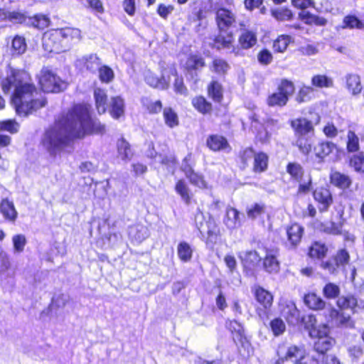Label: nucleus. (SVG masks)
<instances>
[{"label": "nucleus", "mask_w": 364, "mask_h": 364, "mask_svg": "<svg viewBox=\"0 0 364 364\" xmlns=\"http://www.w3.org/2000/svg\"><path fill=\"white\" fill-rule=\"evenodd\" d=\"M105 132V124L92 117L89 107L77 103L60 113L53 125L45 132L41 144L52 158H55L74 141Z\"/></svg>", "instance_id": "nucleus-1"}, {"label": "nucleus", "mask_w": 364, "mask_h": 364, "mask_svg": "<svg viewBox=\"0 0 364 364\" xmlns=\"http://www.w3.org/2000/svg\"><path fill=\"white\" fill-rule=\"evenodd\" d=\"M31 80V76L24 70L12 69L9 75L1 82L4 94H8L14 87L10 97V104L16 114L26 117L46 106L48 102L44 96L38 97V90Z\"/></svg>", "instance_id": "nucleus-2"}, {"label": "nucleus", "mask_w": 364, "mask_h": 364, "mask_svg": "<svg viewBox=\"0 0 364 364\" xmlns=\"http://www.w3.org/2000/svg\"><path fill=\"white\" fill-rule=\"evenodd\" d=\"M214 20L218 33L212 38L210 47L216 50H229L235 43V33L231 30L237 23V16L230 9L218 6L214 9Z\"/></svg>", "instance_id": "nucleus-3"}, {"label": "nucleus", "mask_w": 364, "mask_h": 364, "mask_svg": "<svg viewBox=\"0 0 364 364\" xmlns=\"http://www.w3.org/2000/svg\"><path fill=\"white\" fill-rule=\"evenodd\" d=\"M312 198L316 207L311 203H308L306 208L302 213L303 218H314L317 215V210L320 213L328 211L334 203V196L332 191L328 185H322L311 189Z\"/></svg>", "instance_id": "nucleus-4"}, {"label": "nucleus", "mask_w": 364, "mask_h": 364, "mask_svg": "<svg viewBox=\"0 0 364 364\" xmlns=\"http://www.w3.org/2000/svg\"><path fill=\"white\" fill-rule=\"evenodd\" d=\"M277 359L275 364H284L293 361L294 364H316L314 355L306 351L304 345H290L287 346L284 343L279 344L277 350Z\"/></svg>", "instance_id": "nucleus-5"}, {"label": "nucleus", "mask_w": 364, "mask_h": 364, "mask_svg": "<svg viewBox=\"0 0 364 364\" xmlns=\"http://www.w3.org/2000/svg\"><path fill=\"white\" fill-rule=\"evenodd\" d=\"M194 226L206 245L215 244L221 235L220 228L214 217L208 215V218H205L200 210L194 215Z\"/></svg>", "instance_id": "nucleus-6"}, {"label": "nucleus", "mask_w": 364, "mask_h": 364, "mask_svg": "<svg viewBox=\"0 0 364 364\" xmlns=\"http://www.w3.org/2000/svg\"><path fill=\"white\" fill-rule=\"evenodd\" d=\"M295 90L296 87L293 81L282 78L277 85L276 91L267 97L266 104L269 107H284L288 104Z\"/></svg>", "instance_id": "nucleus-7"}, {"label": "nucleus", "mask_w": 364, "mask_h": 364, "mask_svg": "<svg viewBox=\"0 0 364 364\" xmlns=\"http://www.w3.org/2000/svg\"><path fill=\"white\" fill-rule=\"evenodd\" d=\"M38 85L45 93H59L68 87V82L61 79L52 69L43 67L37 77Z\"/></svg>", "instance_id": "nucleus-8"}, {"label": "nucleus", "mask_w": 364, "mask_h": 364, "mask_svg": "<svg viewBox=\"0 0 364 364\" xmlns=\"http://www.w3.org/2000/svg\"><path fill=\"white\" fill-rule=\"evenodd\" d=\"M311 338L315 341L313 344L314 350L318 356L326 354L336 345V340L330 336L329 328L323 324L318 326H312L309 331Z\"/></svg>", "instance_id": "nucleus-9"}, {"label": "nucleus", "mask_w": 364, "mask_h": 364, "mask_svg": "<svg viewBox=\"0 0 364 364\" xmlns=\"http://www.w3.org/2000/svg\"><path fill=\"white\" fill-rule=\"evenodd\" d=\"M251 292L257 305L255 313L261 319H268L274 304V294L259 284L251 287Z\"/></svg>", "instance_id": "nucleus-10"}, {"label": "nucleus", "mask_w": 364, "mask_h": 364, "mask_svg": "<svg viewBox=\"0 0 364 364\" xmlns=\"http://www.w3.org/2000/svg\"><path fill=\"white\" fill-rule=\"evenodd\" d=\"M286 172L289 174L291 181L298 183L296 190L297 196L309 193L313 186V180L311 174L306 175L304 167L298 162L291 161L286 166Z\"/></svg>", "instance_id": "nucleus-11"}, {"label": "nucleus", "mask_w": 364, "mask_h": 364, "mask_svg": "<svg viewBox=\"0 0 364 364\" xmlns=\"http://www.w3.org/2000/svg\"><path fill=\"white\" fill-rule=\"evenodd\" d=\"M258 248L265 254L261 260L263 270L269 274L278 273L280 270L279 248L264 243L259 244Z\"/></svg>", "instance_id": "nucleus-12"}, {"label": "nucleus", "mask_w": 364, "mask_h": 364, "mask_svg": "<svg viewBox=\"0 0 364 364\" xmlns=\"http://www.w3.org/2000/svg\"><path fill=\"white\" fill-rule=\"evenodd\" d=\"M238 46L232 44L231 53L235 56H240L242 55V50H249L253 48L257 43V36L256 32L252 30L245 29L241 32L237 38Z\"/></svg>", "instance_id": "nucleus-13"}, {"label": "nucleus", "mask_w": 364, "mask_h": 364, "mask_svg": "<svg viewBox=\"0 0 364 364\" xmlns=\"http://www.w3.org/2000/svg\"><path fill=\"white\" fill-rule=\"evenodd\" d=\"M42 45L47 53H58L64 51L59 28L46 31L42 38Z\"/></svg>", "instance_id": "nucleus-14"}, {"label": "nucleus", "mask_w": 364, "mask_h": 364, "mask_svg": "<svg viewBox=\"0 0 364 364\" xmlns=\"http://www.w3.org/2000/svg\"><path fill=\"white\" fill-rule=\"evenodd\" d=\"M287 243L290 249H296L301 244L304 233V227L297 222H291L285 226Z\"/></svg>", "instance_id": "nucleus-15"}, {"label": "nucleus", "mask_w": 364, "mask_h": 364, "mask_svg": "<svg viewBox=\"0 0 364 364\" xmlns=\"http://www.w3.org/2000/svg\"><path fill=\"white\" fill-rule=\"evenodd\" d=\"M336 144L331 141L321 140L314 147L313 151L318 163H323L338 151Z\"/></svg>", "instance_id": "nucleus-16"}, {"label": "nucleus", "mask_w": 364, "mask_h": 364, "mask_svg": "<svg viewBox=\"0 0 364 364\" xmlns=\"http://www.w3.org/2000/svg\"><path fill=\"white\" fill-rule=\"evenodd\" d=\"M243 272L247 275H253L261 263L262 257L256 250H248L240 256Z\"/></svg>", "instance_id": "nucleus-17"}, {"label": "nucleus", "mask_w": 364, "mask_h": 364, "mask_svg": "<svg viewBox=\"0 0 364 364\" xmlns=\"http://www.w3.org/2000/svg\"><path fill=\"white\" fill-rule=\"evenodd\" d=\"M289 124L296 137H304L306 135H313L315 128L313 122L303 117H299L289 121Z\"/></svg>", "instance_id": "nucleus-18"}, {"label": "nucleus", "mask_w": 364, "mask_h": 364, "mask_svg": "<svg viewBox=\"0 0 364 364\" xmlns=\"http://www.w3.org/2000/svg\"><path fill=\"white\" fill-rule=\"evenodd\" d=\"M225 327L230 332L236 344L239 343L244 347L249 343L244 327L240 322L235 319L228 320L225 322Z\"/></svg>", "instance_id": "nucleus-19"}, {"label": "nucleus", "mask_w": 364, "mask_h": 364, "mask_svg": "<svg viewBox=\"0 0 364 364\" xmlns=\"http://www.w3.org/2000/svg\"><path fill=\"white\" fill-rule=\"evenodd\" d=\"M191 103L194 110L203 117H210L214 112L215 108L212 102L203 95L194 96Z\"/></svg>", "instance_id": "nucleus-20"}, {"label": "nucleus", "mask_w": 364, "mask_h": 364, "mask_svg": "<svg viewBox=\"0 0 364 364\" xmlns=\"http://www.w3.org/2000/svg\"><path fill=\"white\" fill-rule=\"evenodd\" d=\"M337 215L338 218L337 223L331 221L330 226H326L323 223H320L318 227L319 230L328 235H341L343 234V227L346 222L344 218V210L343 208L339 209Z\"/></svg>", "instance_id": "nucleus-21"}, {"label": "nucleus", "mask_w": 364, "mask_h": 364, "mask_svg": "<svg viewBox=\"0 0 364 364\" xmlns=\"http://www.w3.org/2000/svg\"><path fill=\"white\" fill-rule=\"evenodd\" d=\"M9 53L11 58H16L23 55L27 50V43L23 36L15 35L7 41Z\"/></svg>", "instance_id": "nucleus-22"}, {"label": "nucleus", "mask_w": 364, "mask_h": 364, "mask_svg": "<svg viewBox=\"0 0 364 364\" xmlns=\"http://www.w3.org/2000/svg\"><path fill=\"white\" fill-rule=\"evenodd\" d=\"M205 145L213 152H219L231 148L227 138L219 134H209L206 138Z\"/></svg>", "instance_id": "nucleus-23"}, {"label": "nucleus", "mask_w": 364, "mask_h": 364, "mask_svg": "<svg viewBox=\"0 0 364 364\" xmlns=\"http://www.w3.org/2000/svg\"><path fill=\"white\" fill-rule=\"evenodd\" d=\"M329 181L332 186L343 191L350 189L353 185L351 178L338 171H333L330 173Z\"/></svg>", "instance_id": "nucleus-24"}, {"label": "nucleus", "mask_w": 364, "mask_h": 364, "mask_svg": "<svg viewBox=\"0 0 364 364\" xmlns=\"http://www.w3.org/2000/svg\"><path fill=\"white\" fill-rule=\"evenodd\" d=\"M328 316L331 321H335L339 327L349 328H355V321L350 315H345L338 308L331 306L328 311Z\"/></svg>", "instance_id": "nucleus-25"}, {"label": "nucleus", "mask_w": 364, "mask_h": 364, "mask_svg": "<svg viewBox=\"0 0 364 364\" xmlns=\"http://www.w3.org/2000/svg\"><path fill=\"white\" fill-rule=\"evenodd\" d=\"M328 252V247L324 243L319 240L311 242L307 247L306 255L311 259H317L322 261Z\"/></svg>", "instance_id": "nucleus-26"}, {"label": "nucleus", "mask_w": 364, "mask_h": 364, "mask_svg": "<svg viewBox=\"0 0 364 364\" xmlns=\"http://www.w3.org/2000/svg\"><path fill=\"white\" fill-rule=\"evenodd\" d=\"M205 66V60L200 54L191 53L187 56L183 68L185 71L192 74L203 70Z\"/></svg>", "instance_id": "nucleus-27"}, {"label": "nucleus", "mask_w": 364, "mask_h": 364, "mask_svg": "<svg viewBox=\"0 0 364 364\" xmlns=\"http://www.w3.org/2000/svg\"><path fill=\"white\" fill-rule=\"evenodd\" d=\"M336 305L341 311L349 310L354 314L357 313L358 300L354 294L349 293L340 296L336 301Z\"/></svg>", "instance_id": "nucleus-28"}, {"label": "nucleus", "mask_w": 364, "mask_h": 364, "mask_svg": "<svg viewBox=\"0 0 364 364\" xmlns=\"http://www.w3.org/2000/svg\"><path fill=\"white\" fill-rule=\"evenodd\" d=\"M59 31H60L61 41L64 50L72 43L80 41L81 38L80 31L77 28L65 27L59 28Z\"/></svg>", "instance_id": "nucleus-29"}, {"label": "nucleus", "mask_w": 364, "mask_h": 364, "mask_svg": "<svg viewBox=\"0 0 364 364\" xmlns=\"http://www.w3.org/2000/svg\"><path fill=\"white\" fill-rule=\"evenodd\" d=\"M208 96L215 103L220 104L224 100V89L222 84L217 80H212L207 85Z\"/></svg>", "instance_id": "nucleus-30"}, {"label": "nucleus", "mask_w": 364, "mask_h": 364, "mask_svg": "<svg viewBox=\"0 0 364 364\" xmlns=\"http://www.w3.org/2000/svg\"><path fill=\"white\" fill-rule=\"evenodd\" d=\"M0 213L5 220L14 223L18 218V212L13 201L9 198H2L0 201Z\"/></svg>", "instance_id": "nucleus-31"}, {"label": "nucleus", "mask_w": 364, "mask_h": 364, "mask_svg": "<svg viewBox=\"0 0 364 364\" xmlns=\"http://www.w3.org/2000/svg\"><path fill=\"white\" fill-rule=\"evenodd\" d=\"M255 150L252 146H247L237 153L236 156V164L241 171H245L249 167L250 162L253 159Z\"/></svg>", "instance_id": "nucleus-32"}, {"label": "nucleus", "mask_w": 364, "mask_h": 364, "mask_svg": "<svg viewBox=\"0 0 364 364\" xmlns=\"http://www.w3.org/2000/svg\"><path fill=\"white\" fill-rule=\"evenodd\" d=\"M269 167V156L264 151H255L252 171L255 173L265 172Z\"/></svg>", "instance_id": "nucleus-33"}, {"label": "nucleus", "mask_w": 364, "mask_h": 364, "mask_svg": "<svg viewBox=\"0 0 364 364\" xmlns=\"http://www.w3.org/2000/svg\"><path fill=\"white\" fill-rule=\"evenodd\" d=\"M298 17L301 21L309 26H324L327 23L326 18L314 14L309 11H306V9L299 12Z\"/></svg>", "instance_id": "nucleus-34"}, {"label": "nucleus", "mask_w": 364, "mask_h": 364, "mask_svg": "<svg viewBox=\"0 0 364 364\" xmlns=\"http://www.w3.org/2000/svg\"><path fill=\"white\" fill-rule=\"evenodd\" d=\"M304 302L313 311H321L326 308V301L314 292H309L304 295Z\"/></svg>", "instance_id": "nucleus-35"}, {"label": "nucleus", "mask_w": 364, "mask_h": 364, "mask_svg": "<svg viewBox=\"0 0 364 364\" xmlns=\"http://www.w3.org/2000/svg\"><path fill=\"white\" fill-rule=\"evenodd\" d=\"M174 190L186 205L191 204L193 195L184 179L176 181Z\"/></svg>", "instance_id": "nucleus-36"}, {"label": "nucleus", "mask_w": 364, "mask_h": 364, "mask_svg": "<svg viewBox=\"0 0 364 364\" xmlns=\"http://www.w3.org/2000/svg\"><path fill=\"white\" fill-rule=\"evenodd\" d=\"M79 63L82 68L92 73L97 70L101 64L100 59L95 53L82 56Z\"/></svg>", "instance_id": "nucleus-37"}, {"label": "nucleus", "mask_w": 364, "mask_h": 364, "mask_svg": "<svg viewBox=\"0 0 364 364\" xmlns=\"http://www.w3.org/2000/svg\"><path fill=\"white\" fill-rule=\"evenodd\" d=\"M109 114L114 119H118L124 114V101L120 96L111 98Z\"/></svg>", "instance_id": "nucleus-38"}, {"label": "nucleus", "mask_w": 364, "mask_h": 364, "mask_svg": "<svg viewBox=\"0 0 364 364\" xmlns=\"http://www.w3.org/2000/svg\"><path fill=\"white\" fill-rule=\"evenodd\" d=\"M95 107L100 114H105L107 109V95L104 90L97 88L94 91Z\"/></svg>", "instance_id": "nucleus-39"}, {"label": "nucleus", "mask_w": 364, "mask_h": 364, "mask_svg": "<svg viewBox=\"0 0 364 364\" xmlns=\"http://www.w3.org/2000/svg\"><path fill=\"white\" fill-rule=\"evenodd\" d=\"M343 29H364V22L355 14H348L343 18L341 26Z\"/></svg>", "instance_id": "nucleus-40"}, {"label": "nucleus", "mask_w": 364, "mask_h": 364, "mask_svg": "<svg viewBox=\"0 0 364 364\" xmlns=\"http://www.w3.org/2000/svg\"><path fill=\"white\" fill-rule=\"evenodd\" d=\"M163 118L165 124L170 129L177 127L180 120L177 112L171 107H166L163 109Z\"/></svg>", "instance_id": "nucleus-41"}, {"label": "nucleus", "mask_w": 364, "mask_h": 364, "mask_svg": "<svg viewBox=\"0 0 364 364\" xmlns=\"http://www.w3.org/2000/svg\"><path fill=\"white\" fill-rule=\"evenodd\" d=\"M29 26L38 30H43L49 26L50 20L47 15L36 14L28 17Z\"/></svg>", "instance_id": "nucleus-42"}, {"label": "nucleus", "mask_w": 364, "mask_h": 364, "mask_svg": "<svg viewBox=\"0 0 364 364\" xmlns=\"http://www.w3.org/2000/svg\"><path fill=\"white\" fill-rule=\"evenodd\" d=\"M230 68L228 63L220 58H213L210 65V70L219 76H225Z\"/></svg>", "instance_id": "nucleus-43"}, {"label": "nucleus", "mask_w": 364, "mask_h": 364, "mask_svg": "<svg viewBox=\"0 0 364 364\" xmlns=\"http://www.w3.org/2000/svg\"><path fill=\"white\" fill-rule=\"evenodd\" d=\"M267 205L264 203H255L246 209L249 219L255 220L267 214Z\"/></svg>", "instance_id": "nucleus-44"}, {"label": "nucleus", "mask_w": 364, "mask_h": 364, "mask_svg": "<svg viewBox=\"0 0 364 364\" xmlns=\"http://www.w3.org/2000/svg\"><path fill=\"white\" fill-rule=\"evenodd\" d=\"M117 149L118 154L122 160H129L134 155L131 145L124 137H121L117 140Z\"/></svg>", "instance_id": "nucleus-45"}, {"label": "nucleus", "mask_w": 364, "mask_h": 364, "mask_svg": "<svg viewBox=\"0 0 364 364\" xmlns=\"http://www.w3.org/2000/svg\"><path fill=\"white\" fill-rule=\"evenodd\" d=\"M314 97V88L309 85H301L296 95L295 100L297 103L301 104L309 102Z\"/></svg>", "instance_id": "nucleus-46"}, {"label": "nucleus", "mask_w": 364, "mask_h": 364, "mask_svg": "<svg viewBox=\"0 0 364 364\" xmlns=\"http://www.w3.org/2000/svg\"><path fill=\"white\" fill-rule=\"evenodd\" d=\"M292 38L289 35L282 34L273 41L272 48L274 53H284Z\"/></svg>", "instance_id": "nucleus-47"}, {"label": "nucleus", "mask_w": 364, "mask_h": 364, "mask_svg": "<svg viewBox=\"0 0 364 364\" xmlns=\"http://www.w3.org/2000/svg\"><path fill=\"white\" fill-rule=\"evenodd\" d=\"M177 254L181 262H188L193 257V249L188 242L182 241L177 246Z\"/></svg>", "instance_id": "nucleus-48"}, {"label": "nucleus", "mask_w": 364, "mask_h": 364, "mask_svg": "<svg viewBox=\"0 0 364 364\" xmlns=\"http://www.w3.org/2000/svg\"><path fill=\"white\" fill-rule=\"evenodd\" d=\"M141 103L145 111L151 115H155L163 112V104L159 100L156 101H149L147 98H143Z\"/></svg>", "instance_id": "nucleus-49"}, {"label": "nucleus", "mask_w": 364, "mask_h": 364, "mask_svg": "<svg viewBox=\"0 0 364 364\" xmlns=\"http://www.w3.org/2000/svg\"><path fill=\"white\" fill-rule=\"evenodd\" d=\"M346 86L348 90L353 94H359L362 90V85L359 75L349 74L346 76Z\"/></svg>", "instance_id": "nucleus-50"}, {"label": "nucleus", "mask_w": 364, "mask_h": 364, "mask_svg": "<svg viewBox=\"0 0 364 364\" xmlns=\"http://www.w3.org/2000/svg\"><path fill=\"white\" fill-rule=\"evenodd\" d=\"M331 259L334 261L338 269L340 267L345 268L350 262V256L347 250L343 248L338 250Z\"/></svg>", "instance_id": "nucleus-51"}, {"label": "nucleus", "mask_w": 364, "mask_h": 364, "mask_svg": "<svg viewBox=\"0 0 364 364\" xmlns=\"http://www.w3.org/2000/svg\"><path fill=\"white\" fill-rule=\"evenodd\" d=\"M311 87L316 88H327L333 87L332 79L326 75H315L311 77Z\"/></svg>", "instance_id": "nucleus-52"}, {"label": "nucleus", "mask_w": 364, "mask_h": 364, "mask_svg": "<svg viewBox=\"0 0 364 364\" xmlns=\"http://www.w3.org/2000/svg\"><path fill=\"white\" fill-rule=\"evenodd\" d=\"M322 293L326 299L332 300L340 297L341 289L338 284L328 282L323 286Z\"/></svg>", "instance_id": "nucleus-53"}, {"label": "nucleus", "mask_w": 364, "mask_h": 364, "mask_svg": "<svg viewBox=\"0 0 364 364\" xmlns=\"http://www.w3.org/2000/svg\"><path fill=\"white\" fill-rule=\"evenodd\" d=\"M240 213L233 207L228 206L225 210L223 223L228 227H235L239 220Z\"/></svg>", "instance_id": "nucleus-54"}, {"label": "nucleus", "mask_w": 364, "mask_h": 364, "mask_svg": "<svg viewBox=\"0 0 364 364\" xmlns=\"http://www.w3.org/2000/svg\"><path fill=\"white\" fill-rule=\"evenodd\" d=\"M272 16L277 21H291L294 14L291 9L287 7L275 9L271 11Z\"/></svg>", "instance_id": "nucleus-55"}, {"label": "nucleus", "mask_w": 364, "mask_h": 364, "mask_svg": "<svg viewBox=\"0 0 364 364\" xmlns=\"http://www.w3.org/2000/svg\"><path fill=\"white\" fill-rule=\"evenodd\" d=\"M360 149L359 138L352 130L347 133L346 150L348 153H355Z\"/></svg>", "instance_id": "nucleus-56"}, {"label": "nucleus", "mask_w": 364, "mask_h": 364, "mask_svg": "<svg viewBox=\"0 0 364 364\" xmlns=\"http://www.w3.org/2000/svg\"><path fill=\"white\" fill-rule=\"evenodd\" d=\"M188 179L189 182L194 186L200 188H205L207 187V183L205 180L204 176L196 171L186 176Z\"/></svg>", "instance_id": "nucleus-57"}, {"label": "nucleus", "mask_w": 364, "mask_h": 364, "mask_svg": "<svg viewBox=\"0 0 364 364\" xmlns=\"http://www.w3.org/2000/svg\"><path fill=\"white\" fill-rule=\"evenodd\" d=\"M349 165L352 166L356 172L364 173V154L359 152L353 155L350 158Z\"/></svg>", "instance_id": "nucleus-58"}, {"label": "nucleus", "mask_w": 364, "mask_h": 364, "mask_svg": "<svg viewBox=\"0 0 364 364\" xmlns=\"http://www.w3.org/2000/svg\"><path fill=\"white\" fill-rule=\"evenodd\" d=\"M269 327L274 336H279L283 334L286 331L285 323L279 317H277L271 320L269 322Z\"/></svg>", "instance_id": "nucleus-59"}, {"label": "nucleus", "mask_w": 364, "mask_h": 364, "mask_svg": "<svg viewBox=\"0 0 364 364\" xmlns=\"http://www.w3.org/2000/svg\"><path fill=\"white\" fill-rule=\"evenodd\" d=\"M99 73V79L103 83H109L114 77V74L112 69L108 65H104L100 66L97 69Z\"/></svg>", "instance_id": "nucleus-60"}, {"label": "nucleus", "mask_w": 364, "mask_h": 364, "mask_svg": "<svg viewBox=\"0 0 364 364\" xmlns=\"http://www.w3.org/2000/svg\"><path fill=\"white\" fill-rule=\"evenodd\" d=\"M20 125L14 119L0 121V131H6L11 134L18 132Z\"/></svg>", "instance_id": "nucleus-61"}, {"label": "nucleus", "mask_w": 364, "mask_h": 364, "mask_svg": "<svg viewBox=\"0 0 364 364\" xmlns=\"http://www.w3.org/2000/svg\"><path fill=\"white\" fill-rule=\"evenodd\" d=\"M175 80L173 81V89L176 94L186 95L188 88L186 86L182 76L178 75L177 71H175Z\"/></svg>", "instance_id": "nucleus-62"}, {"label": "nucleus", "mask_w": 364, "mask_h": 364, "mask_svg": "<svg viewBox=\"0 0 364 364\" xmlns=\"http://www.w3.org/2000/svg\"><path fill=\"white\" fill-rule=\"evenodd\" d=\"M316 364H341L339 358L335 354L328 353L318 356H314Z\"/></svg>", "instance_id": "nucleus-63"}, {"label": "nucleus", "mask_w": 364, "mask_h": 364, "mask_svg": "<svg viewBox=\"0 0 364 364\" xmlns=\"http://www.w3.org/2000/svg\"><path fill=\"white\" fill-rule=\"evenodd\" d=\"M296 146L300 152L305 156H308L312 151V146L309 140L303 137H297Z\"/></svg>", "instance_id": "nucleus-64"}]
</instances>
